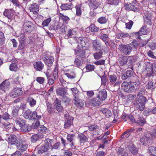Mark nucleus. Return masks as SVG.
Returning a JSON list of instances; mask_svg holds the SVG:
<instances>
[{
    "label": "nucleus",
    "mask_w": 156,
    "mask_h": 156,
    "mask_svg": "<svg viewBox=\"0 0 156 156\" xmlns=\"http://www.w3.org/2000/svg\"><path fill=\"white\" fill-rule=\"evenodd\" d=\"M73 100L74 101V104L76 106L82 107L83 106V102L78 98L77 95H74Z\"/></svg>",
    "instance_id": "obj_9"
},
{
    "label": "nucleus",
    "mask_w": 156,
    "mask_h": 156,
    "mask_svg": "<svg viewBox=\"0 0 156 156\" xmlns=\"http://www.w3.org/2000/svg\"><path fill=\"white\" fill-rule=\"evenodd\" d=\"M17 69V66L15 63H12L9 66V69L11 71H15Z\"/></svg>",
    "instance_id": "obj_54"
},
{
    "label": "nucleus",
    "mask_w": 156,
    "mask_h": 156,
    "mask_svg": "<svg viewBox=\"0 0 156 156\" xmlns=\"http://www.w3.org/2000/svg\"><path fill=\"white\" fill-rule=\"evenodd\" d=\"M62 24L59 23H55V24H52L51 27V30H57L58 29L61 28V26Z\"/></svg>",
    "instance_id": "obj_36"
},
{
    "label": "nucleus",
    "mask_w": 156,
    "mask_h": 156,
    "mask_svg": "<svg viewBox=\"0 0 156 156\" xmlns=\"http://www.w3.org/2000/svg\"><path fill=\"white\" fill-rule=\"evenodd\" d=\"M23 119V117L22 115L16 117L15 120L16 124L18 125L19 126L23 124L24 122H25V120Z\"/></svg>",
    "instance_id": "obj_17"
},
{
    "label": "nucleus",
    "mask_w": 156,
    "mask_h": 156,
    "mask_svg": "<svg viewBox=\"0 0 156 156\" xmlns=\"http://www.w3.org/2000/svg\"><path fill=\"white\" fill-rule=\"evenodd\" d=\"M35 9H39V7L37 4L33 3L29 5V10H34Z\"/></svg>",
    "instance_id": "obj_48"
},
{
    "label": "nucleus",
    "mask_w": 156,
    "mask_h": 156,
    "mask_svg": "<svg viewBox=\"0 0 156 156\" xmlns=\"http://www.w3.org/2000/svg\"><path fill=\"white\" fill-rule=\"evenodd\" d=\"M31 120H39L41 118V115L37 113L36 111H34L32 113Z\"/></svg>",
    "instance_id": "obj_16"
},
{
    "label": "nucleus",
    "mask_w": 156,
    "mask_h": 156,
    "mask_svg": "<svg viewBox=\"0 0 156 156\" xmlns=\"http://www.w3.org/2000/svg\"><path fill=\"white\" fill-rule=\"evenodd\" d=\"M98 21L101 24H104L107 22V20L105 17H102L99 18L98 20Z\"/></svg>",
    "instance_id": "obj_64"
},
{
    "label": "nucleus",
    "mask_w": 156,
    "mask_h": 156,
    "mask_svg": "<svg viewBox=\"0 0 156 156\" xmlns=\"http://www.w3.org/2000/svg\"><path fill=\"white\" fill-rule=\"evenodd\" d=\"M65 95L62 97V101L65 104L67 105L69 103L70 99Z\"/></svg>",
    "instance_id": "obj_56"
},
{
    "label": "nucleus",
    "mask_w": 156,
    "mask_h": 156,
    "mask_svg": "<svg viewBox=\"0 0 156 156\" xmlns=\"http://www.w3.org/2000/svg\"><path fill=\"white\" fill-rule=\"evenodd\" d=\"M86 70L87 72L92 71L94 69V65L90 64H88L86 66Z\"/></svg>",
    "instance_id": "obj_62"
},
{
    "label": "nucleus",
    "mask_w": 156,
    "mask_h": 156,
    "mask_svg": "<svg viewBox=\"0 0 156 156\" xmlns=\"http://www.w3.org/2000/svg\"><path fill=\"white\" fill-rule=\"evenodd\" d=\"M129 83V82H127L126 81H124L122 83L121 85V88L122 90L125 92H126V90H127Z\"/></svg>",
    "instance_id": "obj_35"
},
{
    "label": "nucleus",
    "mask_w": 156,
    "mask_h": 156,
    "mask_svg": "<svg viewBox=\"0 0 156 156\" xmlns=\"http://www.w3.org/2000/svg\"><path fill=\"white\" fill-rule=\"evenodd\" d=\"M34 68L37 70L41 71L43 68L44 64L41 62L39 61L34 64Z\"/></svg>",
    "instance_id": "obj_20"
},
{
    "label": "nucleus",
    "mask_w": 156,
    "mask_h": 156,
    "mask_svg": "<svg viewBox=\"0 0 156 156\" xmlns=\"http://www.w3.org/2000/svg\"><path fill=\"white\" fill-rule=\"evenodd\" d=\"M10 83L7 80H5L0 84V89L5 91L7 89Z\"/></svg>",
    "instance_id": "obj_13"
},
{
    "label": "nucleus",
    "mask_w": 156,
    "mask_h": 156,
    "mask_svg": "<svg viewBox=\"0 0 156 156\" xmlns=\"http://www.w3.org/2000/svg\"><path fill=\"white\" fill-rule=\"evenodd\" d=\"M32 113L31 112L30 110H27L25 112L24 114V117L26 119L31 120Z\"/></svg>",
    "instance_id": "obj_40"
},
{
    "label": "nucleus",
    "mask_w": 156,
    "mask_h": 156,
    "mask_svg": "<svg viewBox=\"0 0 156 156\" xmlns=\"http://www.w3.org/2000/svg\"><path fill=\"white\" fill-rule=\"evenodd\" d=\"M129 150L133 154H135L137 152V149L133 144L130 145L128 146Z\"/></svg>",
    "instance_id": "obj_28"
},
{
    "label": "nucleus",
    "mask_w": 156,
    "mask_h": 156,
    "mask_svg": "<svg viewBox=\"0 0 156 156\" xmlns=\"http://www.w3.org/2000/svg\"><path fill=\"white\" fill-rule=\"evenodd\" d=\"M75 54L77 56L82 58L85 56L84 51L83 48H78V47L75 49Z\"/></svg>",
    "instance_id": "obj_8"
},
{
    "label": "nucleus",
    "mask_w": 156,
    "mask_h": 156,
    "mask_svg": "<svg viewBox=\"0 0 156 156\" xmlns=\"http://www.w3.org/2000/svg\"><path fill=\"white\" fill-rule=\"evenodd\" d=\"M107 96V91L105 89L99 91L97 94V98L101 101L105 100Z\"/></svg>",
    "instance_id": "obj_6"
},
{
    "label": "nucleus",
    "mask_w": 156,
    "mask_h": 156,
    "mask_svg": "<svg viewBox=\"0 0 156 156\" xmlns=\"http://www.w3.org/2000/svg\"><path fill=\"white\" fill-rule=\"evenodd\" d=\"M19 41H25L27 37L24 33L20 34L18 36Z\"/></svg>",
    "instance_id": "obj_43"
},
{
    "label": "nucleus",
    "mask_w": 156,
    "mask_h": 156,
    "mask_svg": "<svg viewBox=\"0 0 156 156\" xmlns=\"http://www.w3.org/2000/svg\"><path fill=\"white\" fill-rule=\"evenodd\" d=\"M20 108L19 106L16 107L12 110V114L14 117L17 116L18 114V111H19Z\"/></svg>",
    "instance_id": "obj_55"
},
{
    "label": "nucleus",
    "mask_w": 156,
    "mask_h": 156,
    "mask_svg": "<svg viewBox=\"0 0 156 156\" xmlns=\"http://www.w3.org/2000/svg\"><path fill=\"white\" fill-rule=\"evenodd\" d=\"M150 136L149 134H147L144 136L140 138V142L144 145H146L148 141L150 140Z\"/></svg>",
    "instance_id": "obj_14"
},
{
    "label": "nucleus",
    "mask_w": 156,
    "mask_h": 156,
    "mask_svg": "<svg viewBox=\"0 0 156 156\" xmlns=\"http://www.w3.org/2000/svg\"><path fill=\"white\" fill-rule=\"evenodd\" d=\"M108 79L111 83H113L115 82L117 80V77L115 75H111L109 76Z\"/></svg>",
    "instance_id": "obj_49"
},
{
    "label": "nucleus",
    "mask_w": 156,
    "mask_h": 156,
    "mask_svg": "<svg viewBox=\"0 0 156 156\" xmlns=\"http://www.w3.org/2000/svg\"><path fill=\"white\" fill-rule=\"evenodd\" d=\"M14 89L17 97L21 95L23 93V91L21 88L16 87L14 88Z\"/></svg>",
    "instance_id": "obj_42"
},
{
    "label": "nucleus",
    "mask_w": 156,
    "mask_h": 156,
    "mask_svg": "<svg viewBox=\"0 0 156 156\" xmlns=\"http://www.w3.org/2000/svg\"><path fill=\"white\" fill-rule=\"evenodd\" d=\"M75 135L74 134H68L66 136V139L69 142H72L74 140Z\"/></svg>",
    "instance_id": "obj_51"
},
{
    "label": "nucleus",
    "mask_w": 156,
    "mask_h": 156,
    "mask_svg": "<svg viewBox=\"0 0 156 156\" xmlns=\"http://www.w3.org/2000/svg\"><path fill=\"white\" fill-rule=\"evenodd\" d=\"M71 5V4L69 5L68 4H63L61 5L60 7L62 10L71 9H72Z\"/></svg>",
    "instance_id": "obj_39"
},
{
    "label": "nucleus",
    "mask_w": 156,
    "mask_h": 156,
    "mask_svg": "<svg viewBox=\"0 0 156 156\" xmlns=\"http://www.w3.org/2000/svg\"><path fill=\"white\" fill-rule=\"evenodd\" d=\"M39 139V136L37 134H34L31 137V141L33 143H35Z\"/></svg>",
    "instance_id": "obj_60"
},
{
    "label": "nucleus",
    "mask_w": 156,
    "mask_h": 156,
    "mask_svg": "<svg viewBox=\"0 0 156 156\" xmlns=\"http://www.w3.org/2000/svg\"><path fill=\"white\" fill-rule=\"evenodd\" d=\"M47 110L50 113H51L53 111V108L52 107V105L49 103H47Z\"/></svg>",
    "instance_id": "obj_58"
},
{
    "label": "nucleus",
    "mask_w": 156,
    "mask_h": 156,
    "mask_svg": "<svg viewBox=\"0 0 156 156\" xmlns=\"http://www.w3.org/2000/svg\"><path fill=\"white\" fill-rule=\"evenodd\" d=\"M70 119L65 120L64 127L65 129H69L73 124V117H70L69 118Z\"/></svg>",
    "instance_id": "obj_15"
},
{
    "label": "nucleus",
    "mask_w": 156,
    "mask_h": 156,
    "mask_svg": "<svg viewBox=\"0 0 156 156\" xmlns=\"http://www.w3.org/2000/svg\"><path fill=\"white\" fill-rule=\"evenodd\" d=\"M139 32H140V35H142L147 34L148 33L149 31L147 29L146 26H144L141 27Z\"/></svg>",
    "instance_id": "obj_31"
},
{
    "label": "nucleus",
    "mask_w": 156,
    "mask_h": 156,
    "mask_svg": "<svg viewBox=\"0 0 156 156\" xmlns=\"http://www.w3.org/2000/svg\"><path fill=\"white\" fill-rule=\"evenodd\" d=\"M36 149L37 150V153L39 154H41L47 151L48 150L46 147V146L44 145H39L36 147Z\"/></svg>",
    "instance_id": "obj_10"
},
{
    "label": "nucleus",
    "mask_w": 156,
    "mask_h": 156,
    "mask_svg": "<svg viewBox=\"0 0 156 156\" xmlns=\"http://www.w3.org/2000/svg\"><path fill=\"white\" fill-rule=\"evenodd\" d=\"M17 139V137L16 136L11 135L8 138L9 143L11 145L15 144H16Z\"/></svg>",
    "instance_id": "obj_24"
},
{
    "label": "nucleus",
    "mask_w": 156,
    "mask_h": 156,
    "mask_svg": "<svg viewBox=\"0 0 156 156\" xmlns=\"http://www.w3.org/2000/svg\"><path fill=\"white\" fill-rule=\"evenodd\" d=\"M101 109V111L105 114L107 117L108 118L112 114L111 111L107 108H103Z\"/></svg>",
    "instance_id": "obj_30"
},
{
    "label": "nucleus",
    "mask_w": 156,
    "mask_h": 156,
    "mask_svg": "<svg viewBox=\"0 0 156 156\" xmlns=\"http://www.w3.org/2000/svg\"><path fill=\"white\" fill-rule=\"evenodd\" d=\"M119 49L124 55H129L132 51V47L128 44L119 45Z\"/></svg>",
    "instance_id": "obj_1"
},
{
    "label": "nucleus",
    "mask_w": 156,
    "mask_h": 156,
    "mask_svg": "<svg viewBox=\"0 0 156 156\" xmlns=\"http://www.w3.org/2000/svg\"><path fill=\"white\" fill-rule=\"evenodd\" d=\"M16 146L18 149L23 151H25L28 147V145L26 142L19 140L17 141Z\"/></svg>",
    "instance_id": "obj_4"
},
{
    "label": "nucleus",
    "mask_w": 156,
    "mask_h": 156,
    "mask_svg": "<svg viewBox=\"0 0 156 156\" xmlns=\"http://www.w3.org/2000/svg\"><path fill=\"white\" fill-rule=\"evenodd\" d=\"M88 2L89 7L93 10L96 9L98 6V2L95 0H88Z\"/></svg>",
    "instance_id": "obj_12"
},
{
    "label": "nucleus",
    "mask_w": 156,
    "mask_h": 156,
    "mask_svg": "<svg viewBox=\"0 0 156 156\" xmlns=\"http://www.w3.org/2000/svg\"><path fill=\"white\" fill-rule=\"evenodd\" d=\"M4 15L8 19H10L12 16L13 14V12L11 10H5L3 12Z\"/></svg>",
    "instance_id": "obj_37"
},
{
    "label": "nucleus",
    "mask_w": 156,
    "mask_h": 156,
    "mask_svg": "<svg viewBox=\"0 0 156 156\" xmlns=\"http://www.w3.org/2000/svg\"><path fill=\"white\" fill-rule=\"evenodd\" d=\"M144 22L148 24H151V18L150 17V16H148L147 15L146 16L145 15L144 16Z\"/></svg>",
    "instance_id": "obj_45"
},
{
    "label": "nucleus",
    "mask_w": 156,
    "mask_h": 156,
    "mask_svg": "<svg viewBox=\"0 0 156 156\" xmlns=\"http://www.w3.org/2000/svg\"><path fill=\"white\" fill-rule=\"evenodd\" d=\"M136 90L135 87L133 83H131L130 82L129 85L128 89L126 90V92L131 93L134 92Z\"/></svg>",
    "instance_id": "obj_34"
},
{
    "label": "nucleus",
    "mask_w": 156,
    "mask_h": 156,
    "mask_svg": "<svg viewBox=\"0 0 156 156\" xmlns=\"http://www.w3.org/2000/svg\"><path fill=\"white\" fill-rule=\"evenodd\" d=\"M52 140L49 139H47L44 140V145L46 146V147L48 149L52 148L51 141Z\"/></svg>",
    "instance_id": "obj_33"
},
{
    "label": "nucleus",
    "mask_w": 156,
    "mask_h": 156,
    "mask_svg": "<svg viewBox=\"0 0 156 156\" xmlns=\"http://www.w3.org/2000/svg\"><path fill=\"white\" fill-rule=\"evenodd\" d=\"M51 20V18H48L44 20L42 22V26L44 27H47Z\"/></svg>",
    "instance_id": "obj_46"
},
{
    "label": "nucleus",
    "mask_w": 156,
    "mask_h": 156,
    "mask_svg": "<svg viewBox=\"0 0 156 156\" xmlns=\"http://www.w3.org/2000/svg\"><path fill=\"white\" fill-rule=\"evenodd\" d=\"M5 40L3 33L0 32V45H2L4 43Z\"/></svg>",
    "instance_id": "obj_57"
},
{
    "label": "nucleus",
    "mask_w": 156,
    "mask_h": 156,
    "mask_svg": "<svg viewBox=\"0 0 156 156\" xmlns=\"http://www.w3.org/2000/svg\"><path fill=\"white\" fill-rule=\"evenodd\" d=\"M42 58L46 64L49 67L52 65L54 60V58L52 56L49 55L48 54L43 56Z\"/></svg>",
    "instance_id": "obj_3"
},
{
    "label": "nucleus",
    "mask_w": 156,
    "mask_h": 156,
    "mask_svg": "<svg viewBox=\"0 0 156 156\" xmlns=\"http://www.w3.org/2000/svg\"><path fill=\"white\" fill-rule=\"evenodd\" d=\"M76 31L73 30H69L67 35L65 36V38L67 39L69 37L75 38V35L76 34Z\"/></svg>",
    "instance_id": "obj_18"
},
{
    "label": "nucleus",
    "mask_w": 156,
    "mask_h": 156,
    "mask_svg": "<svg viewBox=\"0 0 156 156\" xmlns=\"http://www.w3.org/2000/svg\"><path fill=\"white\" fill-rule=\"evenodd\" d=\"M146 88L147 89H154L155 88V86L153 85L152 82L150 81L148 82V83L146 85Z\"/></svg>",
    "instance_id": "obj_50"
},
{
    "label": "nucleus",
    "mask_w": 156,
    "mask_h": 156,
    "mask_svg": "<svg viewBox=\"0 0 156 156\" xmlns=\"http://www.w3.org/2000/svg\"><path fill=\"white\" fill-rule=\"evenodd\" d=\"M19 127L20 129L23 132H25L26 131H29L31 130V126L29 125L25 124L24 122L23 124L20 125Z\"/></svg>",
    "instance_id": "obj_19"
},
{
    "label": "nucleus",
    "mask_w": 156,
    "mask_h": 156,
    "mask_svg": "<svg viewBox=\"0 0 156 156\" xmlns=\"http://www.w3.org/2000/svg\"><path fill=\"white\" fill-rule=\"evenodd\" d=\"M136 1L135 0H133L132 2V3L125 2L124 3V8L126 10H135L137 9V7Z\"/></svg>",
    "instance_id": "obj_5"
},
{
    "label": "nucleus",
    "mask_w": 156,
    "mask_h": 156,
    "mask_svg": "<svg viewBox=\"0 0 156 156\" xmlns=\"http://www.w3.org/2000/svg\"><path fill=\"white\" fill-rule=\"evenodd\" d=\"M28 102H29V105L31 106H34L36 104V101L32 98L29 97L28 99Z\"/></svg>",
    "instance_id": "obj_44"
},
{
    "label": "nucleus",
    "mask_w": 156,
    "mask_h": 156,
    "mask_svg": "<svg viewBox=\"0 0 156 156\" xmlns=\"http://www.w3.org/2000/svg\"><path fill=\"white\" fill-rule=\"evenodd\" d=\"M33 24L30 21L25 20L23 25V30L28 33L31 32L33 29Z\"/></svg>",
    "instance_id": "obj_2"
},
{
    "label": "nucleus",
    "mask_w": 156,
    "mask_h": 156,
    "mask_svg": "<svg viewBox=\"0 0 156 156\" xmlns=\"http://www.w3.org/2000/svg\"><path fill=\"white\" fill-rule=\"evenodd\" d=\"M83 63V61L79 58H77L74 61V65L76 67H79Z\"/></svg>",
    "instance_id": "obj_38"
},
{
    "label": "nucleus",
    "mask_w": 156,
    "mask_h": 156,
    "mask_svg": "<svg viewBox=\"0 0 156 156\" xmlns=\"http://www.w3.org/2000/svg\"><path fill=\"white\" fill-rule=\"evenodd\" d=\"M2 118L4 120H8L10 119V116L7 112L3 113L2 115Z\"/></svg>",
    "instance_id": "obj_53"
},
{
    "label": "nucleus",
    "mask_w": 156,
    "mask_h": 156,
    "mask_svg": "<svg viewBox=\"0 0 156 156\" xmlns=\"http://www.w3.org/2000/svg\"><path fill=\"white\" fill-rule=\"evenodd\" d=\"M91 103L92 106H97L101 104V100L97 99L96 98H94L91 99Z\"/></svg>",
    "instance_id": "obj_27"
},
{
    "label": "nucleus",
    "mask_w": 156,
    "mask_h": 156,
    "mask_svg": "<svg viewBox=\"0 0 156 156\" xmlns=\"http://www.w3.org/2000/svg\"><path fill=\"white\" fill-rule=\"evenodd\" d=\"M148 152L153 156H156V147H150L148 150Z\"/></svg>",
    "instance_id": "obj_32"
},
{
    "label": "nucleus",
    "mask_w": 156,
    "mask_h": 156,
    "mask_svg": "<svg viewBox=\"0 0 156 156\" xmlns=\"http://www.w3.org/2000/svg\"><path fill=\"white\" fill-rule=\"evenodd\" d=\"M12 2L13 4L16 6V8L17 7H19V9H21L22 6L20 5L19 2L17 0H9Z\"/></svg>",
    "instance_id": "obj_52"
},
{
    "label": "nucleus",
    "mask_w": 156,
    "mask_h": 156,
    "mask_svg": "<svg viewBox=\"0 0 156 156\" xmlns=\"http://www.w3.org/2000/svg\"><path fill=\"white\" fill-rule=\"evenodd\" d=\"M55 107L58 112L62 111L63 109L62 106L61 105V101L58 99L56 98L54 102Z\"/></svg>",
    "instance_id": "obj_11"
},
{
    "label": "nucleus",
    "mask_w": 156,
    "mask_h": 156,
    "mask_svg": "<svg viewBox=\"0 0 156 156\" xmlns=\"http://www.w3.org/2000/svg\"><path fill=\"white\" fill-rule=\"evenodd\" d=\"M129 36V35L127 33L120 32L117 34V37L119 39H121L123 37H128Z\"/></svg>",
    "instance_id": "obj_41"
},
{
    "label": "nucleus",
    "mask_w": 156,
    "mask_h": 156,
    "mask_svg": "<svg viewBox=\"0 0 156 156\" xmlns=\"http://www.w3.org/2000/svg\"><path fill=\"white\" fill-rule=\"evenodd\" d=\"M77 43L78 45L77 47L78 48H83L85 45L84 38L82 37H80L78 38Z\"/></svg>",
    "instance_id": "obj_21"
},
{
    "label": "nucleus",
    "mask_w": 156,
    "mask_h": 156,
    "mask_svg": "<svg viewBox=\"0 0 156 156\" xmlns=\"http://www.w3.org/2000/svg\"><path fill=\"white\" fill-rule=\"evenodd\" d=\"M93 47L95 50H100L101 49V44L97 40L94 41L92 42Z\"/></svg>",
    "instance_id": "obj_22"
},
{
    "label": "nucleus",
    "mask_w": 156,
    "mask_h": 156,
    "mask_svg": "<svg viewBox=\"0 0 156 156\" xmlns=\"http://www.w3.org/2000/svg\"><path fill=\"white\" fill-rule=\"evenodd\" d=\"M89 29L90 31L94 32H97L98 30V28L94 24L91 25L88 28H87V29Z\"/></svg>",
    "instance_id": "obj_47"
},
{
    "label": "nucleus",
    "mask_w": 156,
    "mask_h": 156,
    "mask_svg": "<svg viewBox=\"0 0 156 156\" xmlns=\"http://www.w3.org/2000/svg\"><path fill=\"white\" fill-rule=\"evenodd\" d=\"M103 52L102 51L100 50L99 51L93 54V56L94 58L96 60H98L102 57Z\"/></svg>",
    "instance_id": "obj_26"
},
{
    "label": "nucleus",
    "mask_w": 156,
    "mask_h": 156,
    "mask_svg": "<svg viewBox=\"0 0 156 156\" xmlns=\"http://www.w3.org/2000/svg\"><path fill=\"white\" fill-rule=\"evenodd\" d=\"M136 123H137L140 126H143L146 123V121L143 117L139 115L138 116V118L136 120Z\"/></svg>",
    "instance_id": "obj_23"
},
{
    "label": "nucleus",
    "mask_w": 156,
    "mask_h": 156,
    "mask_svg": "<svg viewBox=\"0 0 156 156\" xmlns=\"http://www.w3.org/2000/svg\"><path fill=\"white\" fill-rule=\"evenodd\" d=\"M139 98H138V101L139 103L145 104L147 100V98L146 97L144 96H142L139 97Z\"/></svg>",
    "instance_id": "obj_59"
},
{
    "label": "nucleus",
    "mask_w": 156,
    "mask_h": 156,
    "mask_svg": "<svg viewBox=\"0 0 156 156\" xmlns=\"http://www.w3.org/2000/svg\"><path fill=\"white\" fill-rule=\"evenodd\" d=\"M19 45L18 47V49L19 50H22L23 49L25 46V41H19Z\"/></svg>",
    "instance_id": "obj_61"
},
{
    "label": "nucleus",
    "mask_w": 156,
    "mask_h": 156,
    "mask_svg": "<svg viewBox=\"0 0 156 156\" xmlns=\"http://www.w3.org/2000/svg\"><path fill=\"white\" fill-rule=\"evenodd\" d=\"M2 127L5 129H7L11 128V127L12 124L8 122H6L2 123Z\"/></svg>",
    "instance_id": "obj_63"
},
{
    "label": "nucleus",
    "mask_w": 156,
    "mask_h": 156,
    "mask_svg": "<svg viewBox=\"0 0 156 156\" xmlns=\"http://www.w3.org/2000/svg\"><path fill=\"white\" fill-rule=\"evenodd\" d=\"M129 58V57L128 58L125 56H122L118 60L120 65L123 66L125 64H126L127 62L128 58Z\"/></svg>",
    "instance_id": "obj_29"
},
{
    "label": "nucleus",
    "mask_w": 156,
    "mask_h": 156,
    "mask_svg": "<svg viewBox=\"0 0 156 156\" xmlns=\"http://www.w3.org/2000/svg\"><path fill=\"white\" fill-rule=\"evenodd\" d=\"M56 93L57 95L62 97L67 94V93L66 89L63 87H58L56 90Z\"/></svg>",
    "instance_id": "obj_7"
},
{
    "label": "nucleus",
    "mask_w": 156,
    "mask_h": 156,
    "mask_svg": "<svg viewBox=\"0 0 156 156\" xmlns=\"http://www.w3.org/2000/svg\"><path fill=\"white\" fill-rule=\"evenodd\" d=\"M78 137L81 143H84L88 140L87 137L82 133L78 134Z\"/></svg>",
    "instance_id": "obj_25"
}]
</instances>
